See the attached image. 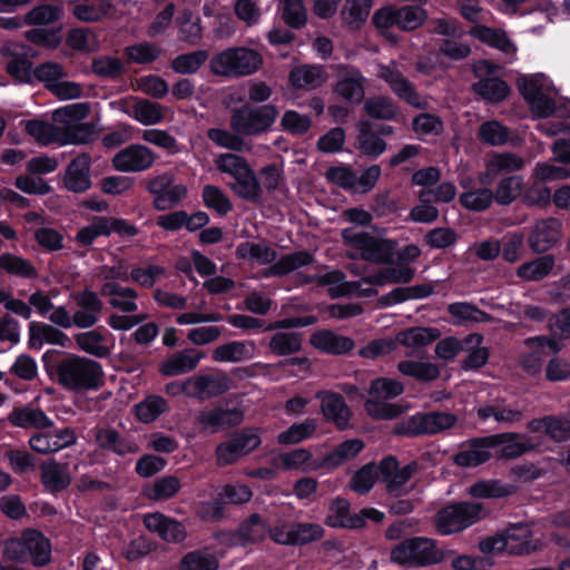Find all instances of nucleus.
<instances>
[{
    "label": "nucleus",
    "instance_id": "a211bd4d",
    "mask_svg": "<svg viewBox=\"0 0 570 570\" xmlns=\"http://www.w3.org/2000/svg\"><path fill=\"white\" fill-rule=\"evenodd\" d=\"M483 337L480 334H470L463 340L446 337L438 342L435 346L436 356H454L459 353H466L468 356H488V351L481 347Z\"/></svg>",
    "mask_w": 570,
    "mask_h": 570
},
{
    "label": "nucleus",
    "instance_id": "de8ad7c7",
    "mask_svg": "<svg viewBox=\"0 0 570 570\" xmlns=\"http://www.w3.org/2000/svg\"><path fill=\"white\" fill-rule=\"evenodd\" d=\"M448 312L456 324L487 323L493 321L490 314L468 302L452 303L448 306Z\"/></svg>",
    "mask_w": 570,
    "mask_h": 570
},
{
    "label": "nucleus",
    "instance_id": "5701e85b",
    "mask_svg": "<svg viewBox=\"0 0 570 570\" xmlns=\"http://www.w3.org/2000/svg\"><path fill=\"white\" fill-rule=\"evenodd\" d=\"M379 469L386 483L387 491L397 495L412 478L416 465L407 464L403 468H399L397 461L394 458H386L381 461Z\"/></svg>",
    "mask_w": 570,
    "mask_h": 570
},
{
    "label": "nucleus",
    "instance_id": "393cba45",
    "mask_svg": "<svg viewBox=\"0 0 570 570\" xmlns=\"http://www.w3.org/2000/svg\"><path fill=\"white\" fill-rule=\"evenodd\" d=\"M100 294L109 298L108 303L111 307L124 313H134L138 309L136 303L138 293L131 287L120 286L115 282H106L100 288Z\"/></svg>",
    "mask_w": 570,
    "mask_h": 570
},
{
    "label": "nucleus",
    "instance_id": "680f3d73",
    "mask_svg": "<svg viewBox=\"0 0 570 570\" xmlns=\"http://www.w3.org/2000/svg\"><path fill=\"white\" fill-rule=\"evenodd\" d=\"M426 12L419 6H403L396 8V27L404 31L414 30L423 24Z\"/></svg>",
    "mask_w": 570,
    "mask_h": 570
},
{
    "label": "nucleus",
    "instance_id": "338daca9",
    "mask_svg": "<svg viewBox=\"0 0 570 570\" xmlns=\"http://www.w3.org/2000/svg\"><path fill=\"white\" fill-rule=\"evenodd\" d=\"M215 166L219 171L230 175L234 179L250 169L245 158L232 153L219 155L215 159Z\"/></svg>",
    "mask_w": 570,
    "mask_h": 570
},
{
    "label": "nucleus",
    "instance_id": "7ed1b4c3",
    "mask_svg": "<svg viewBox=\"0 0 570 570\" xmlns=\"http://www.w3.org/2000/svg\"><path fill=\"white\" fill-rule=\"evenodd\" d=\"M278 114V108L273 104H244L230 110L229 127L243 136H261L273 128Z\"/></svg>",
    "mask_w": 570,
    "mask_h": 570
},
{
    "label": "nucleus",
    "instance_id": "6e6552de",
    "mask_svg": "<svg viewBox=\"0 0 570 570\" xmlns=\"http://www.w3.org/2000/svg\"><path fill=\"white\" fill-rule=\"evenodd\" d=\"M483 515L480 503L462 502L440 509L433 518V524L440 534L450 535L471 527Z\"/></svg>",
    "mask_w": 570,
    "mask_h": 570
},
{
    "label": "nucleus",
    "instance_id": "4be33fe9",
    "mask_svg": "<svg viewBox=\"0 0 570 570\" xmlns=\"http://www.w3.org/2000/svg\"><path fill=\"white\" fill-rule=\"evenodd\" d=\"M272 466L275 470L312 472L322 468V461L313 460L312 453L306 449H295L274 456Z\"/></svg>",
    "mask_w": 570,
    "mask_h": 570
},
{
    "label": "nucleus",
    "instance_id": "7c9ffc66",
    "mask_svg": "<svg viewBox=\"0 0 570 570\" xmlns=\"http://www.w3.org/2000/svg\"><path fill=\"white\" fill-rule=\"evenodd\" d=\"M90 157L81 154L76 157L68 166L65 185L73 193H82L90 187L89 178Z\"/></svg>",
    "mask_w": 570,
    "mask_h": 570
},
{
    "label": "nucleus",
    "instance_id": "69168bd1",
    "mask_svg": "<svg viewBox=\"0 0 570 570\" xmlns=\"http://www.w3.org/2000/svg\"><path fill=\"white\" fill-rule=\"evenodd\" d=\"M203 200L205 205L224 216L233 209L228 196L215 185H205L203 188Z\"/></svg>",
    "mask_w": 570,
    "mask_h": 570
},
{
    "label": "nucleus",
    "instance_id": "09e8293b",
    "mask_svg": "<svg viewBox=\"0 0 570 570\" xmlns=\"http://www.w3.org/2000/svg\"><path fill=\"white\" fill-rule=\"evenodd\" d=\"M0 269L21 278H36L38 276L37 268L29 259L11 253L0 255Z\"/></svg>",
    "mask_w": 570,
    "mask_h": 570
},
{
    "label": "nucleus",
    "instance_id": "603ef678",
    "mask_svg": "<svg viewBox=\"0 0 570 570\" xmlns=\"http://www.w3.org/2000/svg\"><path fill=\"white\" fill-rule=\"evenodd\" d=\"M478 416L484 421L493 417L499 423L514 424L522 420L523 411L498 404H485L478 409Z\"/></svg>",
    "mask_w": 570,
    "mask_h": 570
},
{
    "label": "nucleus",
    "instance_id": "b1692460",
    "mask_svg": "<svg viewBox=\"0 0 570 570\" xmlns=\"http://www.w3.org/2000/svg\"><path fill=\"white\" fill-rule=\"evenodd\" d=\"M321 400V411L326 420L333 422L340 430L348 426L351 412L340 394L333 392H317Z\"/></svg>",
    "mask_w": 570,
    "mask_h": 570
},
{
    "label": "nucleus",
    "instance_id": "72a5a7b5",
    "mask_svg": "<svg viewBox=\"0 0 570 570\" xmlns=\"http://www.w3.org/2000/svg\"><path fill=\"white\" fill-rule=\"evenodd\" d=\"M491 449H494V444L489 442V436L473 440L465 450L454 456V462L465 468L478 466L491 458Z\"/></svg>",
    "mask_w": 570,
    "mask_h": 570
},
{
    "label": "nucleus",
    "instance_id": "0eeeda50",
    "mask_svg": "<svg viewBox=\"0 0 570 570\" xmlns=\"http://www.w3.org/2000/svg\"><path fill=\"white\" fill-rule=\"evenodd\" d=\"M59 382L70 389H95L101 381V367L89 358H63L56 368Z\"/></svg>",
    "mask_w": 570,
    "mask_h": 570
},
{
    "label": "nucleus",
    "instance_id": "423d86ee",
    "mask_svg": "<svg viewBox=\"0 0 570 570\" xmlns=\"http://www.w3.org/2000/svg\"><path fill=\"white\" fill-rule=\"evenodd\" d=\"M517 83L535 116L547 118L556 111L557 91L550 86L544 75L522 76Z\"/></svg>",
    "mask_w": 570,
    "mask_h": 570
},
{
    "label": "nucleus",
    "instance_id": "f03ea898",
    "mask_svg": "<svg viewBox=\"0 0 570 570\" xmlns=\"http://www.w3.org/2000/svg\"><path fill=\"white\" fill-rule=\"evenodd\" d=\"M263 57L247 47H230L216 53L209 61L210 71L225 78L247 77L261 69Z\"/></svg>",
    "mask_w": 570,
    "mask_h": 570
},
{
    "label": "nucleus",
    "instance_id": "c03bdc74",
    "mask_svg": "<svg viewBox=\"0 0 570 570\" xmlns=\"http://www.w3.org/2000/svg\"><path fill=\"white\" fill-rule=\"evenodd\" d=\"M229 187L238 197L247 202L254 204L262 202V187L252 168L234 179V183H230Z\"/></svg>",
    "mask_w": 570,
    "mask_h": 570
},
{
    "label": "nucleus",
    "instance_id": "0e129e2a",
    "mask_svg": "<svg viewBox=\"0 0 570 570\" xmlns=\"http://www.w3.org/2000/svg\"><path fill=\"white\" fill-rule=\"evenodd\" d=\"M302 346L301 335L297 333L278 332L273 335L269 342L272 353L289 355L299 352Z\"/></svg>",
    "mask_w": 570,
    "mask_h": 570
},
{
    "label": "nucleus",
    "instance_id": "9d476101",
    "mask_svg": "<svg viewBox=\"0 0 570 570\" xmlns=\"http://www.w3.org/2000/svg\"><path fill=\"white\" fill-rule=\"evenodd\" d=\"M498 66L488 60H478L472 63V71L479 81L472 85L473 91L485 100L500 102L509 95L508 85L493 75Z\"/></svg>",
    "mask_w": 570,
    "mask_h": 570
},
{
    "label": "nucleus",
    "instance_id": "412c9836",
    "mask_svg": "<svg viewBox=\"0 0 570 570\" xmlns=\"http://www.w3.org/2000/svg\"><path fill=\"white\" fill-rule=\"evenodd\" d=\"M525 160L513 153L493 154L487 161L485 171L480 175L482 184H490L501 174H511L523 169Z\"/></svg>",
    "mask_w": 570,
    "mask_h": 570
},
{
    "label": "nucleus",
    "instance_id": "4468645a",
    "mask_svg": "<svg viewBox=\"0 0 570 570\" xmlns=\"http://www.w3.org/2000/svg\"><path fill=\"white\" fill-rule=\"evenodd\" d=\"M73 298L77 305V311L73 313L75 326L79 328L94 326L99 321L104 309V303L98 294L85 289L77 293Z\"/></svg>",
    "mask_w": 570,
    "mask_h": 570
},
{
    "label": "nucleus",
    "instance_id": "a19ab883",
    "mask_svg": "<svg viewBox=\"0 0 570 570\" xmlns=\"http://www.w3.org/2000/svg\"><path fill=\"white\" fill-rule=\"evenodd\" d=\"M27 551L28 559L37 567H42L51 561V543L42 533L28 530L27 531Z\"/></svg>",
    "mask_w": 570,
    "mask_h": 570
},
{
    "label": "nucleus",
    "instance_id": "e433bc0d",
    "mask_svg": "<svg viewBox=\"0 0 570 570\" xmlns=\"http://www.w3.org/2000/svg\"><path fill=\"white\" fill-rule=\"evenodd\" d=\"M243 413L238 410L213 409L198 414V423L206 430L217 431L228 425L240 423Z\"/></svg>",
    "mask_w": 570,
    "mask_h": 570
},
{
    "label": "nucleus",
    "instance_id": "4c0bfd02",
    "mask_svg": "<svg viewBox=\"0 0 570 570\" xmlns=\"http://www.w3.org/2000/svg\"><path fill=\"white\" fill-rule=\"evenodd\" d=\"M470 35L475 39L499 49L505 55L512 56L515 52V46L508 38L503 30L492 29L482 24L471 28Z\"/></svg>",
    "mask_w": 570,
    "mask_h": 570
},
{
    "label": "nucleus",
    "instance_id": "3c124183",
    "mask_svg": "<svg viewBox=\"0 0 570 570\" xmlns=\"http://www.w3.org/2000/svg\"><path fill=\"white\" fill-rule=\"evenodd\" d=\"M312 262L313 256L306 250L292 253L283 256L277 263L272 265L266 275L283 276L299 267L309 265Z\"/></svg>",
    "mask_w": 570,
    "mask_h": 570
},
{
    "label": "nucleus",
    "instance_id": "79ce46f5",
    "mask_svg": "<svg viewBox=\"0 0 570 570\" xmlns=\"http://www.w3.org/2000/svg\"><path fill=\"white\" fill-rule=\"evenodd\" d=\"M114 10V4L108 0H83L72 8L73 16L85 22L99 21Z\"/></svg>",
    "mask_w": 570,
    "mask_h": 570
},
{
    "label": "nucleus",
    "instance_id": "473e14b6",
    "mask_svg": "<svg viewBox=\"0 0 570 570\" xmlns=\"http://www.w3.org/2000/svg\"><path fill=\"white\" fill-rule=\"evenodd\" d=\"M395 337L397 346L403 345L409 348L417 350L438 341L441 337V332L436 327L414 326L400 331Z\"/></svg>",
    "mask_w": 570,
    "mask_h": 570
},
{
    "label": "nucleus",
    "instance_id": "dca6fc26",
    "mask_svg": "<svg viewBox=\"0 0 570 570\" xmlns=\"http://www.w3.org/2000/svg\"><path fill=\"white\" fill-rule=\"evenodd\" d=\"M0 53L7 59L6 70L20 82L29 81L31 62L28 60L27 47L20 42H6Z\"/></svg>",
    "mask_w": 570,
    "mask_h": 570
},
{
    "label": "nucleus",
    "instance_id": "6e6d98bb",
    "mask_svg": "<svg viewBox=\"0 0 570 570\" xmlns=\"http://www.w3.org/2000/svg\"><path fill=\"white\" fill-rule=\"evenodd\" d=\"M181 488L180 480L176 475H165L157 479L146 490L147 497L154 501H166L175 497Z\"/></svg>",
    "mask_w": 570,
    "mask_h": 570
},
{
    "label": "nucleus",
    "instance_id": "bf43d9fd",
    "mask_svg": "<svg viewBox=\"0 0 570 570\" xmlns=\"http://www.w3.org/2000/svg\"><path fill=\"white\" fill-rule=\"evenodd\" d=\"M316 430V422L306 419L292 424L287 430L278 434L277 441L283 445L296 444L308 439Z\"/></svg>",
    "mask_w": 570,
    "mask_h": 570
},
{
    "label": "nucleus",
    "instance_id": "774afa93",
    "mask_svg": "<svg viewBox=\"0 0 570 570\" xmlns=\"http://www.w3.org/2000/svg\"><path fill=\"white\" fill-rule=\"evenodd\" d=\"M547 330L560 338L561 343L570 338V307H564L548 317Z\"/></svg>",
    "mask_w": 570,
    "mask_h": 570
},
{
    "label": "nucleus",
    "instance_id": "37998d69",
    "mask_svg": "<svg viewBox=\"0 0 570 570\" xmlns=\"http://www.w3.org/2000/svg\"><path fill=\"white\" fill-rule=\"evenodd\" d=\"M554 267V257L544 255L521 264L517 268V276L525 282H538L547 277Z\"/></svg>",
    "mask_w": 570,
    "mask_h": 570
},
{
    "label": "nucleus",
    "instance_id": "4d7b16f0",
    "mask_svg": "<svg viewBox=\"0 0 570 570\" xmlns=\"http://www.w3.org/2000/svg\"><path fill=\"white\" fill-rule=\"evenodd\" d=\"M63 10L59 6L40 4L31 9L24 17L27 26H47L61 19Z\"/></svg>",
    "mask_w": 570,
    "mask_h": 570
},
{
    "label": "nucleus",
    "instance_id": "13d9d810",
    "mask_svg": "<svg viewBox=\"0 0 570 570\" xmlns=\"http://www.w3.org/2000/svg\"><path fill=\"white\" fill-rule=\"evenodd\" d=\"M78 347L85 353L95 356H106L109 354V347L106 337L98 331L79 333L75 336Z\"/></svg>",
    "mask_w": 570,
    "mask_h": 570
},
{
    "label": "nucleus",
    "instance_id": "aec40b11",
    "mask_svg": "<svg viewBox=\"0 0 570 570\" xmlns=\"http://www.w3.org/2000/svg\"><path fill=\"white\" fill-rule=\"evenodd\" d=\"M145 527L157 533L163 540L168 542H181L186 538L185 527L177 520L170 519L163 513L154 512L144 517Z\"/></svg>",
    "mask_w": 570,
    "mask_h": 570
},
{
    "label": "nucleus",
    "instance_id": "052dcab7",
    "mask_svg": "<svg viewBox=\"0 0 570 570\" xmlns=\"http://www.w3.org/2000/svg\"><path fill=\"white\" fill-rule=\"evenodd\" d=\"M364 110L370 117L382 120H391L397 114L396 105L386 96H376L366 99Z\"/></svg>",
    "mask_w": 570,
    "mask_h": 570
},
{
    "label": "nucleus",
    "instance_id": "8fccbe9b",
    "mask_svg": "<svg viewBox=\"0 0 570 570\" xmlns=\"http://www.w3.org/2000/svg\"><path fill=\"white\" fill-rule=\"evenodd\" d=\"M523 187L524 184L521 176H508L499 181L493 193V200L499 205H510L521 195Z\"/></svg>",
    "mask_w": 570,
    "mask_h": 570
},
{
    "label": "nucleus",
    "instance_id": "ddd939ff",
    "mask_svg": "<svg viewBox=\"0 0 570 570\" xmlns=\"http://www.w3.org/2000/svg\"><path fill=\"white\" fill-rule=\"evenodd\" d=\"M365 82L366 79L360 69L346 65L340 66L334 92L343 100L357 105L364 99Z\"/></svg>",
    "mask_w": 570,
    "mask_h": 570
},
{
    "label": "nucleus",
    "instance_id": "39448f33",
    "mask_svg": "<svg viewBox=\"0 0 570 570\" xmlns=\"http://www.w3.org/2000/svg\"><path fill=\"white\" fill-rule=\"evenodd\" d=\"M403 385L394 379H376L368 390V399L365 402L367 414L374 419L390 420L399 416L403 410L399 404L389 403L387 400L402 394Z\"/></svg>",
    "mask_w": 570,
    "mask_h": 570
},
{
    "label": "nucleus",
    "instance_id": "6ab92c4d",
    "mask_svg": "<svg viewBox=\"0 0 570 570\" xmlns=\"http://www.w3.org/2000/svg\"><path fill=\"white\" fill-rule=\"evenodd\" d=\"M529 433L548 435L556 442L570 439V420L566 416L547 415L528 422Z\"/></svg>",
    "mask_w": 570,
    "mask_h": 570
},
{
    "label": "nucleus",
    "instance_id": "f3484780",
    "mask_svg": "<svg viewBox=\"0 0 570 570\" xmlns=\"http://www.w3.org/2000/svg\"><path fill=\"white\" fill-rule=\"evenodd\" d=\"M561 237V222L557 218L539 220L533 226L528 244L534 253H544L552 248Z\"/></svg>",
    "mask_w": 570,
    "mask_h": 570
},
{
    "label": "nucleus",
    "instance_id": "f8f14e48",
    "mask_svg": "<svg viewBox=\"0 0 570 570\" xmlns=\"http://www.w3.org/2000/svg\"><path fill=\"white\" fill-rule=\"evenodd\" d=\"M155 159L156 156L149 148L132 144L120 149L112 157V166L121 173H139L149 169Z\"/></svg>",
    "mask_w": 570,
    "mask_h": 570
},
{
    "label": "nucleus",
    "instance_id": "bb28decb",
    "mask_svg": "<svg viewBox=\"0 0 570 570\" xmlns=\"http://www.w3.org/2000/svg\"><path fill=\"white\" fill-rule=\"evenodd\" d=\"M229 389V382L225 377H195L187 380L181 390L191 397L208 399L224 393Z\"/></svg>",
    "mask_w": 570,
    "mask_h": 570
},
{
    "label": "nucleus",
    "instance_id": "58836bf2",
    "mask_svg": "<svg viewBox=\"0 0 570 570\" xmlns=\"http://www.w3.org/2000/svg\"><path fill=\"white\" fill-rule=\"evenodd\" d=\"M414 277V271L401 265L399 267L383 268L372 275L363 278V283L367 285L384 286L387 284L410 283Z\"/></svg>",
    "mask_w": 570,
    "mask_h": 570
},
{
    "label": "nucleus",
    "instance_id": "cd10ccee",
    "mask_svg": "<svg viewBox=\"0 0 570 570\" xmlns=\"http://www.w3.org/2000/svg\"><path fill=\"white\" fill-rule=\"evenodd\" d=\"M505 552L510 554H528L539 549L540 543L531 539L528 525L518 524L509 528L502 535Z\"/></svg>",
    "mask_w": 570,
    "mask_h": 570
},
{
    "label": "nucleus",
    "instance_id": "a878e982",
    "mask_svg": "<svg viewBox=\"0 0 570 570\" xmlns=\"http://www.w3.org/2000/svg\"><path fill=\"white\" fill-rule=\"evenodd\" d=\"M309 343L316 350L326 354H346L355 346L351 337L336 334L330 330L313 333Z\"/></svg>",
    "mask_w": 570,
    "mask_h": 570
},
{
    "label": "nucleus",
    "instance_id": "49530a36",
    "mask_svg": "<svg viewBox=\"0 0 570 570\" xmlns=\"http://www.w3.org/2000/svg\"><path fill=\"white\" fill-rule=\"evenodd\" d=\"M397 367L402 374L422 381L434 380L440 375L439 366L429 358H406Z\"/></svg>",
    "mask_w": 570,
    "mask_h": 570
},
{
    "label": "nucleus",
    "instance_id": "9b49d317",
    "mask_svg": "<svg viewBox=\"0 0 570 570\" xmlns=\"http://www.w3.org/2000/svg\"><path fill=\"white\" fill-rule=\"evenodd\" d=\"M458 417L449 412L419 413L410 417L400 428L405 434H435L453 428Z\"/></svg>",
    "mask_w": 570,
    "mask_h": 570
},
{
    "label": "nucleus",
    "instance_id": "20e7f679",
    "mask_svg": "<svg viewBox=\"0 0 570 570\" xmlns=\"http://www.w3.org/2000/svg\"><path fill=\"white\" fill-rule=\"evenodd\" d=\"M391 561L401 566L429 567L445 560L446 553L436 541L428 537H414L396 544Z\"/></svg>",
    "mask_w": 570,
    "mask_h": 570
},
{
    "label": "nucleus",
    "instance_id": "1a4fd4ad",
    "mask_svg": "<svg viewBox=\"0 0 570 570\" xmlns=\"http://www.w3.org/2000/svg\"><path fill=\"white\" fill-rule=\"evenodd\" d=\"M376 77L385 81L393 94L401 100L416 109H428L430 101L421 96L414 85L402 73L396 62L379 65Z\"/></svg>",
    "mask_w": 570,
    "mask_h": 570
},
{
    "label": "nucleus",
    "instance_id": "2eb2a0df",
    "mask_svg": "<svg viewBox=\"0 0 570 570\" xmlns=\"http://www.w3.org/2000/svg\"><path fill=\"white\" fill-rule=\"evenodd\" d=\"M45 344L66 347L71 344V341L67 334L51 324L30 322L28 325V348L40 351Z\"/></svg>",
    "mask_w": 570,
    "mask_h": 570
},
{
    "label": "nucleus",
    "instance_id": "f704fd0d",
    "mask_svg": "<svg viewBox=\"0 0 570 570\" xmlns=\"http://www.w3.org/2000/svg\"><path fill=\"white\" fill-rule=\"evenodd\" d=\"M9 422L21 429H49L53 421L40 409L19 407L14 409L8 417Z\"/></svg>",
    "mask_w": 570,
    "mask_h": 570
},
{
    "label": "nucleus",
    "instance_id": "f257e3e1",
    "mask_svg": "<svg viewBox=\"0 0 570 570\" xmlns=\"http://www.w3.org/2000/svg\"><path fill=\"white\" fill-rule=\"evenodd\" d=\"M341 235L346 247V257L380 265L394 263L397 248L395 240L357 230L354 227L344 228Z\"/></svg>",
    "mask_w": 570,
    "mask_h": 570
},
{
    "label": "nucleus",
    "instance_id": "2f4dec72",
    "mask_svg": "<svg viewBox=\"0 0 570 570\" xmlns=\"http://www.w3.org/2000/svg\"><path fill=\"white\" fill-rule=\"evenodd\" d=\"M71 476L68 464L55 460L45 462L41 465V483L50 492H60L69 487Z\"/></svg>",
    "mask_w": 570,
    "mask_h": 570
},
{
    "label": "nucleus",
    "instance_id": "864d4df0",
    "mask_svg": "<svg viewBox=\"0 0 570 570\" xmlns=\"http://www.w3.org/2000/svg\"><path fill=\"white\" fill-rule=\"evenodd\" d=\"M165 110L166 108L157 102L140 99L132 107V117L145 126H151L164 119Z\"/></svg>",
    "mask_w": 570,
    "mask_h": 570
},
{
    "label": "nucleus",
    "instance_id": "c756f323",
    "mask_svg": "<svg viewBox=\"0 0 570 570\" xmlns=\"http://www.w3.org/2000/svg\"><path fill=\"white\" fill-rule=\"evenodd\" d=\"M288 79L296 89L313 90L326 82L327 75L321 66L303 65L295 67Z\"/></svg>",
    "mask_w": 570,
    "mask_h": 570
},
{
    "label": "nucleus",
    "instance_id": "e2e57ef3",
    "mask_svg": "<svg viewBox=\"0 0 570 570\" xmlns=\"http://www.w3.org/2000/svg\"><path fill=\"white\" fill-rule=\"evenodd\" d=\"M33 75L48 90L68 76L65 67L56 61H46L38 65Z\"/></svg>",
    "mask_w": 570,
    "mask_h": 570
},
{
    "label": "nucleus",
    "instance_id": "ea45409f",
    "mask_svg": "<svg viewBox=\"0 0 570 570\" xmlns=\"http://www.w3.org/2000/svg\"><path fill=\"white\" fill-rule=\"evenodd\" d=\"M219 559L209 549H197L187 552L179 561V570H217Z\"/></svg>",
    "mask_w": 570,
    "mask_h": 570
},
{
    "label": "nucleus",
    "instance_id": "5fc2aeb1",
    "mask_svg": "<svg viewBox=\"0 0 570 570\" xmlns=\"http://www.w3.org/2000/svg\"><path fill=\"white\" fill-rule=\"evenodd\" d=\"M209 53L207 50H196L183 53L173 59L170 66L173 70L180 75H190L197 72L207 61Z\"/></svg>",
    "mask_w": 570,
    "mask_h": 570
},
{
    "label": "nucleus",
    "instance_id": "c9c22d12",
    "mask_svg": "<svg viewBox=\"0 0 570 570\" xmlns=\"http://www.w3.org/2000/svg\"><path fill=\"white\" fill-rule=\"evenodd\" d=\"M364 449V442L360 439H350L337 446L331 452L324 454L321 459L322 468L335 469L345 462L356 458V455Z\"/></svg>",
    "mask_w": 570,
    "mask_h": 570
},
{
    "label": "nucleus",
    "instance_id": "c85d7f7f",
    "mask_svg": "<svg viewBox=\"0 0 570 570\" xmlns=\"http://www.w3.org/2000/svg\"><path fill=\"white\" fill-rule=\"evenodd\" d=\"M489 442L499 448V454L504 459L518 458L535 449V444L527 438L520 439L517 433H502L489 436Z\"/></svg>",
    "mask_w": 570,
    "mask_h": 570
},
{
    "label": "nucleus",
    "instance_id": "a18cd8bd",
    "mask_svg": "<svg viewBox=\"0 0 570 570\" xmlns=\"http://www.w3.org/2000/svg\"><path fill=\"white\" fill-rule=\"evenodd\" d=\"M327 523L332 527L362 528V517L350 514V503L345 499L337 498L330 504Z\"/></svg>",
    "mask_w": 570,
    "mask_h": 570
}]
</instances>
